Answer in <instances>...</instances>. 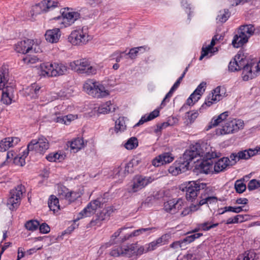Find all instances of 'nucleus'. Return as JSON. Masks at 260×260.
I'll return each mask as SVG.
<instances>
[{
  "label": "nucleus",
  "mask_w": 260,
  "mask_h": 260,
  "mask_svg": "<svg viewBox=\"0 0 260 260\" xmlns=\"http://www.w3.org/2000/svg\"><path fill=\"white\" fill-rule=\"evenodd\" d=\"M199 149V144L192 145L169 167V172L173 176H177L188 170L190 162L200 154Z\"/></svg>",
  "instance_id": "1"
},
{
  "label": "nucleus",
  "mask_w": 260,
  "mask_h": 260,
  "mask_svg": "<svg viewBox=\"0 0 260 260\" xmlns=\"http://www.w3.org/2000/svg\"><path fill=\"white\" fill-rule=\"evenodd\" d=\"M9 78L8 69L5 67H2L0 69V90H3L1 101L7 105L11 104L14 91L13 87L8 85Z\"/></svg>",
  "instance_id": "2"
},
{
  "label": "nucleus",
  "mask_w": 260,
  "mask_h": 260,
  "mask_svg": "<svg viewBox=\"0 0 260 260\" xmlns=\"http://www.w3.org/2000/svg\"><path fill=\"white\" fill-rule=\"evenodd\" d=\"M200 154L196 157H200L202 160L199 166L202 171L205 174H209L212 172L213 161L212 159L219 157L221 153L216 152L214 148H211L210 150L206 149L205 152H203L200 145Z\"/></svg>",
  "instance_id": "3"
},
{
  "label": "nucleus",
  "mask_w": 260,
  "mask_h": 260,
  "mask_svg": "<svg viewBox=\"0 0 260 260\" xmlns=\"http://www.w3.org/2000/svg\"><path fill=\"white\" fill-rule=\"evenodd\" d=\"M206 187V184L198 180L183 183L180 186V189L186 192V198L187 201L193 202L196 200L200 190Z\"/></svg>",
  "instance_id": "4"
},
{
  "label": "nucleus",
  "mask_w": 260,
  "mask_h": 260,
  "mask_svg": "<svg viewBox=\"0 0 260 260\" xmlns=\"http://www.w3.org/2000/svg\"><path fill=\"white\" fill-rule=\"evenodd\" d=\"M255 28L253 25L246 24L241 25L232 41V45L235 48L242 47L248 41L249 39L254 32Z\"/></svg>",
  "instance_id": "5"
},
{
  "label": "nucleus",
  "mask_w": 260,
  "mask_h": 260,
  "mask_svg": "<svg viewBox=\"0 0 260 260\" xmlns=\"http://www.w3.org/2000/svg\"><path fill=\"white\" fill-rule=\"evenodd\" d=\"M84 90L89 95L96 98H102L109 94L104 86L92 79L87 80L83 84Z\"/></svg>",
  "instance_id": "6"
},
{
  "label": "nucleus",
  "mask_w": 260,
  "mask_h": 260,
  "mask_svg": "<svg viewBox=\"0 0 260 260\" xmlns=\"http://www.w3.org/2000/svg\"><path fill=\"white\" fill-rule=\"evenodd\" d=\"M244 121L238 118H228L225 119L222 124L221 128L217 130L216 133L221 135L232 134L243 129Z\"/></svg>",
  "instance_id": "7"
},
{
  "label": "nucleus",
  "mask_w": 260,
  "mask_h": 260,
  "mask_svg": "<svg viewBox=\"0 0 260 260\" xmlns=\"http://www.w3.org/2000/svg\"><path fill=\"white\" fill-rule=\"evenodd\" d=\"M60 16L55 17V20L61 19L60 22L61 28L67 27L71 26L75 22L81 18V14L78 12L73 11V9L66 7L60 9Z\"/></svg>",
  "instance_id": "8"
},
{
  "label": "nucleus",
  "mask_w": 260,
  "mask_h": 260,
  "mask_svg": "<svg viewBox=\"0 0 260 260\" xmlns=\"http://www.w3.org/2000/svg\"><path fill=\"white\" fill-rule=\"evenodd\" d=\"M87 28L84 26L82 28L73 30L68 37V40L74 46H83L86 44L92 39V37L88 34Z\"/></svg>",
  "instance_id": "9"
},
{
  "label": "nucleus",
  "mask_w": 260,
  "mask_h": 260,
  "mask_svg": "<svg viewBox=\"0 0 260 260\" xmlns=\"http://www.w3.org/2000/svg\"><path fill=\"white\" fill-rule=\"evenodd\" d=\"M24 191V186L22 185L17 186L10 191V197L7 203V205L10 210H14L18 207Z\"/></svg>",
  "instance_id": "10"
},
{
  "label": "nucleus",
  "mask_w": 260,
  "mask_h": 260,
  "mask_svg": "<svg viewBox=\"0 0 260 260\" xmlns=\"http://www.w3.org/2000/svg\"><path fill=\"white\" fill-rule=\"evenodd\" d=\"M59 3L53 0H43L32 6L30 12L31 16H37L43 13L51 11L58 7Z\"/></svg>",
  "instance_id": "11"
},
{
  "label": "nucleus",
  "mask_w": 260,
  "mask_h": 260,
  "mask_svg": "<svg viewBox=\"0 0 260 260\" xmlns=\"http://www.w3.org/2000/svg\"><path fill=\"white\" fill-rule=\"evenodd\" d=\"M70 66L72 70L80 74L93 75L96 73V70L90 65L88 61L85 59L77 60L71 62Z\"/></svg>",
  "instance_id": "12"
},
{
  "label": "nucleus",
  "mask_w": 260,
  "mask_h": 260,
  "mask_svg": "<svg viewBox=\"0 0 260 260\" xmlns=\"http://www.w3.org/2000/svg\"><path fill=\"white\" fill-rule=\"evenodd\" d=\"M49 147L48 140L43 136L38 139L32 140L27 145L28 151L35 150L36 152L43 154Z\"/></svg>",
  "instance_id": "13"
},
{
  "label": "nucleus",
  "mask_w": 260,
  "mask_h": 260,
  "mask_svg": "<svg viewBox=\"0 0 260 260\" xmlns=\"http://www.w3.org/2000/svg\"><path fill=\"white\" fill-rule=\"evenodd\" d=\"M155 179L153 176H136L133 179V183L129 192H136L152 183Z\"/></svg>",
  "instance_id": "14"
},
{
  "label": "nucleus",
  "mask_w": 260,
  "mask_h": 260,
  "mask_svg": "<svg viewBox=\"0 0 260 260\" xmlns=\"http://www.w3.org/2000/svg\"><path fill=\"white\" fill-rule=\"evenodd\" d=\"M220 86H217L211 93H210L205 100L204 103L199 109L200 113L203 112V110L211 106L213 102L219 101L222 99L223 93H220Z\"/></svg>",
  "instance_id": "15"
},
{
  "label": "nucleus",
  "mask_w": 260,
  "mask_h": 260,
  "mask_svg": "<svg viewBox=\"0 0 260 260\" xmlns=\"http://www.w3.org/2000/svg\"><path fill=\"white\" fill-rule=\"evenodd\" d=\"M212 189L210 187L205 188L204 193H202L200 197V200L198 203L199 208L202 205L205 204H216L217 202V198L212 196Z\"/></svg>",
  "instance_id": "16"
},
{
  "label": "nucleus",
  "mask_w": 260,
  "mask_h": 260,
  "mask_svg": "<svg viewBox=\"0 0 260 260\" xmlns=\"http://www.w3.org/2000/svg\"><path fill=\"white\" fill-rule=\"evenodd\" d=\"M20 140L18 137H7L2 139L0 141V151L5 152L9 148L16 146Z\"/></svg>",
  "instance_id": "17"
},
{
  "label": "nucleus",
  "mask_w": 260,
  "mask_h": 260,
  "mask_svg": "<svg viewBox=\"0 0 260 260\" xmlns=\"http://www.w3.org/2000/svg\"><path fill=\"white\" fill-rule=\"evenodd\" d=\"M59 194L64 198L69 203H71L81 196V193L79 192L70 191L66 187H62L58 191Z\"/></svg>",
  "instance_id": "18"
},
{
  "label": "nucleus",
  "mask_w": 260,
  "mask_h": 260,
  "mask_svg": "<svg viewBox=\"0 0 260 260\" xmlns=\"http://www.w3.org/2000/svg\"><path fill=\"white\" fill-rule=\"evenodd\" d=\"M32 45V41L30 39L19 41L15 45V50L18 53L26 54L31 50Z\"/></svg>",
  "instance_id": "19"
},
{
  "label": "nucleus",
  "mask_w": 260,
  "mask_h": 260,
  "mask_svg": "<svg viewBox=\"0 0 260 260\" xmlns=\"http://www.w3.org/2000/svg\"><path fill=\"white\" fill-rule=\"evenodd\" d=\"M61 35L60 28H54L47 30L45 34V37L47 42L53 44L59 41Z\"/></svg>",
  "instance_id": "20"
},
{
  "label": "nucleus",
  "mask_w": 260,
  "mask_h": 260,
  "mask_svg": "<svg viewBox=\"0 0 260 260\" xmlns=\"http://www.w3.org/2000/svg\"><path fill=\"white\" fill-rule=\"evenodd\" d=\"M247 61L246 59L243 58L239 54H237L234 58L230 62L229 64V70L231 72H235L242 70V63Z\"/></svg>",
  "instance_id": "21"
},
{
  "label": "nucleus",
  "mask_w": 260,
  "mask_h": 260,
  "mask_svg": "<svg viewBox=\"0 0 260 260\" xmlns=\"http://www.w3.org/2000/svg\"><path fill=\"white\" fill-rule=\"evenodd\" d=\"M134 167L133 164H131V161H129L127 164H126L125 166L124 171L123 172H121V168L120 167H118L115 168L113 170V178H118L119 180L123 179V178L125 176L126 174L132 172L133 168Z\"/></svg>",
  "instance_id": "22"
},
{
  "label": "nucleus",
  "mask_w": 260,
  "mask_h": 260,
  "mask_svg": "<svg viewBox=\"0 0 260 260\" xmlns=\"http://www.w3.org/2000/svg\"><path fill=\"white\" fill-rule=\"evenodd\" d=\"M244 62L242 66V77L244 81H248L252 79L254 77L255 73L252 72V68L254 66L253 63H248Z\"/></svg>",
  "instance_id": "23"
},
{
  "label": "nucleus",
  "mask_w": 260,
  "mask_h": 260,
  "mask_svg": "<svg viewBox=\"0 0 260 260\" xmlns=\"http://www.w3.org/2000/svg\"><path fill=\"white\" fill-rule=\"evenodd\" d=\"M116 116L113 118L115 121V131L116 133L122 132L126 128V118L119 115H115Z\"/></svg>",
  "instance_id": "24"
},
{
  "label": "nucleus",
  "mask_w": 260,
  "mask_h": 260,
  "mask_svg": "<svg viewBox=\"0 0 260 260\" xmlns=\"http://www.w3.org/2000/svg\"><path fill=\"white\" fill-rule=\"evenodd\" d=\"M156 230L157 229L155 227L141 228L135 230L134 231L132 232L129 235H127V236H125L124 238V240L128 239L130 237H137L142 235H145V236H147L149 235L151 233L155 232Z\"/></svg>",
  "instance_id": "25"
},
{
  "label": "nucleus",
  "mask_w": 260,
  "mask_h": 260,
  "mask_svg": "<svg viewBox=\"0 0 260 260\" xmlns=\"http://www.w3.org/2000/svg\"><path fill=\"white\" fill-rule=\"evenodd\" d=\"M85 145L86 143L84 142L83 139L80 137L75 138L70 142V149L74 153L78 152L84 148Z\"/></svg>",
  "instance_id": "26"
},
{
  "label": "nucleus",
  "mask_w": 260,
  "mask_h": 260,
  "mask_svg": "<svg viewBox=\"0 0 260 260\" xmlns=\"http://www.w3.org/2000/svg\"><path fill=\"white\" fill-rule=\"evenodd\" d=\"M51 77H56L63 75L68 70V67L61 63H54L52 64Z\"/></svg>",
  "instance_id": "27"
},
{
  "label": "nucleus",
  "mask_w": 260,
  "mask_h": 260,
  "mask_svg": "<svg viewBox=\"0 0 260 260\" xmlns=\"http://www.w3.org/2000/svg\"><path fill=\"white\" fill-rule=\"evenodd\" d=\"M230 159L229 157H223L214 163V171L218 173L224 171L229 165Z\"/></svg>",
  "instance_id": "28"
},
{
  "label": "nucleus",
  "mask_w": 260,
  "mask_h": 260,
  "mask_svg": "<svg viewBox=\"0 0 260 260\" xmlns=\"http://www.w3.org/2000/svg\"><path fill=\"white\" fill-rule=\"evenodd\" d=\"M228 116V115H218L217 116H214L206 126V131H209L212 128L217 126L221 122H222V124L224 123V121Z\"/></svg>",
  "instance_id": "29"
},
{
  "label": "nucleus",
  "mask_w": 260,
  "mask_h": 260,
  "mask_svg": "<svg viewBox=\"0 0 260 260\" xmlns=\"http://www.w3.org/2000/svg\"><path fill=\"white\" fill-rule=\"evenodd\" d=\"M115 110V106L111 101H108L99 106L97 111L98 114H108L109 112H114Z\"/></svg>",
  "instance_id": "30"
},
{
  "label": "nucleus",
  "mask_w": 260,
  "mask_h": 260,
  "mask_svg": "<svg viewBox=\"0 0 260 260\" xmlns=\"http://www.w3.org/2000/svg\"><path fill=\"white\" fill-rule=\"evenodd\" d=\"M78 118L77 115H61V116L57 117L56 122L66 125L70 124L72 121Z\"/></svg>",
  "instance_id": "31"
},
{
  "label": "nucleus",
  "mask_w": 260,
  "mask_h": 260,
  "mask_svg": "<svg viewBox=\"0 0 260 260\" xmlns=\"http://www.w3.org/2000/svg\"><path fill=\"white\" fill-rule=\"evenodd\" d=\"M40 74L41 76L51 77L52 69L53 68L52 64L49 62L43 63L40 66Z\"/></svg>",
  "instance_id": "32"
},
{
  "label": "nucleus",
  "mask_w": 260,
  "mask_h": 260,
  "mask_svg": "<svg viewBox=\"0 0 260 260\" xmlns=\"http://www.w3.org/2000/svg\"><path fill=\"white\" fill-rule=\"evenodd\" d=\"M218 224V223L214 221L213 219H210L200 223V227L202 231L206 232L216 228Z\"/></svg>",
  "instance_id": "33"
},
{
  "label": "nucleus",
  "mask_w": 260,
  "mask_h": 260,
  "mask_svg": "<svg viewBox=\"0 0 260 260\" xmlns=\"http://www.w3.org/2000/svg\"><path fill=\"white\" fill-rule=\"evenodd\" d=\"M258 153V150L255 148L254 149H249L244 151H239L238 152L239 158L240 159H247L250 157L256 155Z\"/></svg>",
  "instance_id": "34"
},
{
  "label": "nucleus",
  "mask_w": 260,
  "mask_h": 260,
  "mask_svg": "<svg viewBox=\"0 0 260 260\" xmlns=\"http://www.w3.org/2000/svg\"><path fill=\"white\" fill-rule=\"evenodd\" d=\"M136 247L133 245L124 246L122 247L121 256L128 257H132L135 255Z\"/></svg>",
  "instance_id": "35"
},
{
  "label": "nucleus",
  "mask_w": 260,
  "mask_h": 260,
  "mask_svg": "<svg viewBox=\"0 0 260 260\" xmlns=\"http://www.w3.org/2000/svg\"><path fill=\"white\" fill-rule=\"evenodd\" d=\"M48 204L51 210L55 211L59 209V200L55 196L51 195L50 197Z\"/></svg>",
  "instance_id": "36"
},
{
  "label": "nucleus",
  "mask_w": 260,
  "mask_h": 260,
  "mask_svg": "<svg viewBox=\"0 0 260 260\" xmlns=\"http://www.w3.org/2000/svg\"><path fill=\"white\" fill-rule=\"evenodd\" d=\"M172 95L173 93L171 92L170 91H169L166 95L165 98L162 101L159 107L157 108L153 111L150 112L149 114H159L160 112V110L166 106L167 102H169L170 98L172 96Z\"/></svg>",
  "instance_id": "37"
},
{
  "label": "nucleus",
  "mask_w": 260,
  "mask_h": 260,
  "mask_svg": "<svg viewBox=\"0 0 260 260\" xmlns=\"http://www.w3.org/2000/svg\"><path fill=\"white\" fill-rule=\"evenodd\" d=\"M138 146V141L136 137H131L125 143L124 146L127 150H132Z\"/></svg>",
  "instance_id": "38"
},
{
  "label": "nucleus",
  "mask_w": 260,
  "mask_h": 260,
  "mask_svg": "<svg viewBox=\"0 0 260 260\" xmlns=\"http://www.w3.org/2000/svg\"><path fill=\"white\" fill-rule=\"evenodd\" d=\"M175 199L169 200L164 203V209L166 211L172 214L175 213Z\"/></svg>",
  "instance_id": "39"
},
{
  "label": "nucleus",
  "mask_w": 260,
  "mask_h": 260,
  "mask_svg": "<svg viewBox=\"0 0 260 260\" xmlns=\"http://www.w3.org/2000/svg\"><path fill=\"white\" fill-rule=\"evenodd\" d=\"M46 158L50 162L60 161L63 159V155L58 152L50 153L46 156Z\"/></svg>",
  "instance_id": "40"
},
{
  "label": "nucleus",
  "mask_w": 260,
  "mask_h": 260,
  "mask_svg": "<svg viewBox=\"0 0 260 260\" xmlns=\"http://www.w3.org/2000/svg\"><path fill=\"white\" fill-rule=\"evenodd\" d=\"M28 150L24 151L21 156H15L14 158V162L17 165L23 166L25 164V158L28 154Z\"/></svg>",
  "instance_id": "41"
},
{
  "label": "nucleus",
  "mask_w": 260,
  "mask_h": 260,
  "mask_svg": "<svg viewBox=\"0 0 260 260\" xmlns=\"http://www.w3.org/2000/svg\"><path fill=\"white\" fill-rule=\"evenodd\" d=\"M183 211L181 212V215L183 216H186L188 215L191 212H194L199 210L200 208L199 207V205L197 204H191L189 207H184Z\"/></svg>",
  "instance_id": "42"
},
{
  "label": "nucleus",
  "mask_w": 260,
  "mask_h": 260,
  "mask_svg": "<svg viewBox=\"0 0 260 260\" xmlns=\"http://www.w3.org/2000/svg\"><path fill=\"white\" fill-rule=\"evenodd\" d=\"M206 83L205 82H202L201 83L197 88L195 89V90L190 95L189 100H191V98H192L194 95L197 94L199 96H201L203 94V92L205 91L206 87Z\"/></svg>",
  "instance_id": "43"
},
{
  "label": "nucleus",
  "mask_w": 260,
  "mask_h": 260,
  "mask_svg": "<svg viewBox=\"0 0 260 260\" xmlns=\"http://www.w3.org/2000/svg\"><path fill=\"white\" fill-rule=\"evenodd\" d=\"M113 212V209L111 207H108L103 209L101 212L98 213L96 216L100 217L103 221L110 216V214Z\"/></svg>",
  "instance_id": "44"
},
{
  "label": "nucleus",
  "mask_w": 260,
  "mask_h": 260,
  "mask_svg": "<svg viewBox=\"0 0 260 260\" xmlns=\"http://www.w3.org/2000/svg\"><path fill=\"white\" fill-rule=\"evenodd\" d=\"M220 14L217 16V19L222 23L226 22L231 16V13L229 9H224L222 13L221 11H220Z\"/></svg>",
  "instance_id": "45"
},
{
  "label": "nucleus",
  "mask_w": 260,
  "mask_h": 260,
  "mask_svg": "<svg viewBox=\"0 0 260 260\" xmlns=\"http://www.w3.org/2000/svg\"><path fill=\"white\" fill-rule=\"evenodd\" d=\"M200 98H201V96L196 94L192 98H191V100H189V99H190V96H189L186 101V104L184 105L181 107L180 111L181 112H183V110L184 109L187 108L188 106H190L191 105H193L196 102L198 101V100L200 99Z\"/></svg>",
  "instance_id": "46"
},
{
  "label": "nucleus",
  "mask_w": 260,
  "mask_h": 260,
  "mask_svg": "<svg viewBox=\"0 0 260 260\" xmlns=\"http://www.w3.org/2000/svg\"><path fill=\"white\" fill-rule=\"evenodd\" d=\"M170 239V235L168 234L162 235L160 237L155 240L158 247L167 244Z\"/></svg>",
  "instance_id": "47"
},
{
  "label": "nucleus",
  "mask_w": 260,
  "mask_h": 260,
  "mask_svg": "<svg viewBox=\"0 0 260 260\" xmlns=\"http://www.w3.org/2000/svg\"><path fill=\"white\" fill-rule=\"evenodd\" d=\"M89 206L87 205L78 214L75 221H78L80 219L91 216V212L89 211Z\"/></svg>",
  "instance_id": "48"
},
{
  "label": "nucleus",
  "mask_w": 260,
  "mask_h": 260,
  "mask_svg": "<svg viewBox=\"0 0 260 260\" xmlns=\"http://www.w3.org/2000/svg\"><path fill=\"white\" fill-rule=\"evenodd\" d=\"M39 225V223L38 221L35 220H31L27 222L25 224L26 229L29 231H34L36 230Z\"/></svg>",
  "instance_id": "49"
},
{
  "label": "nucleus",
  "mask_w": 260,
  "mask_h": 260,
  "mask_svg": "<svg viewBox=\"0 0 260 260\" xmlns=\"http://www.w3.org/2000/svg\"><path fill=\"white\" fill-rule=\"evenodd\" d=\"M159 115H148L147 116L146 115L143 116L140 120L135 125V126H138L141 124H143L144 122L150 121L156 117H157Z\"/></svg>",
  "instance_id": "50"
},
{
  "label": "nucleus",
  "mask_w": 260,
  "mask_h": 260,
  "mask_svg": "<svg viewBox=\"0 0 260 260\" xmlns=\"http://www.w3.org/2000/svg\"><path fill=\"white\" fill-rule=\"evenodd\" d=\"M175 213L185 207L186 204V201L181 198L175 199Z\"/></svg>",
  "instance_id": "51"
},
{
  "label": "nucleus",
  "mask_w": 260,
  "mask_h": 260,
  "mask_svg": "<svg viewBox=\"0 0 260 260\" xmlns=\"http://www.w3.org/2000/svg\"><path fill=\"white\" fill-rule=\"evenodd\" d=\"M235 188L237 192L242 193L245 190L246 187L242 180H238L235 182Z\"/></svg>",
  "instance_id": "52"
},
{
  "label": "nucleus",
  "mask_w": 260,
  "mask_h": 260,
  "mask_svg": "<svg viewBox=\"0 0 260 260\" xmlns=\"http://www.w3.org/2000/svg\"><path fill=\"white\" fill-rule=\"evenodd\" d=\"M223 211H222L220 214H223L226 212H232L234 213H238L243 211V209L242 207H232V206H226L223 208Z\"/></svg>",
  "instance_id": "53"
},
{
  "label": "nucleus",
  "mask_w": 260,
  "mask_h": 260,
  "mask_svg": "<svg viewBox=\"0 0 260 260\" xmlns=\"http://www.w3.org/2000/svg\"><path fill=\"white\" fill-rule=\"evenodd\" d=\"M164 164L170 163L174 160V156L169 152H165L159 155Z\"/></svg>",
  "instance_id": "54"
},
{
  "label": "nucleus",
  "mask_w": 260,
  "mask_h": 260,
  "mask_svg": "<svg viewBox=\"0 0 260 260\" xmlns=\"http://www.w3.org/2000/svg\"><path fill=\"white\" fill-rule=\"evenodd\" d=\"M88 206L91 208L92 211H93L94 212L96 211V210L101 207L102 205L100 199H96L91 201L90 203L88 204Z\"/></svg>",
  "instance_id": "55"
},
{
  "label": "nucleus",
  "mask_w": 260,
  "mask_h": 260,
  "mask_svg": "<svg viewBox=\"0 0 260 260\" xmlns=\"http://www.w3.org/2000/svg\"><path fill=\"white\" fill-rule=\"evenodd\" d=\"M259 187H260V180L252 179L249 182L247 187L249 190H253Z\"/></svg>",
  "instance_id": "56"
},
{
  "label": "nucleus",
  "mask_w": 260,
  "mask_h": 260,
  "mask_svg": "<svg viewBox=\"0 0 260 260\" xmlns=\"http://www.w3.org/2000/svg\"><path fill=\"white\" fill-rule=\"evenodd\" d=\"M23 61L26 64H34L39 61V58L35 56L27 55L23 58Z\"/></svg>",
  "instance_id": "57"
},
{
  "label": "nucleus",
  "mask_w": 260,
  "mask_h": 260,
  "mask_svg": "<svg viewBox=\"0 0 260 260\" xmlns=\"http://www.w3.org/2000/svg\"><path fill=\"white\" fill-rule=\"evenodd\" d=\"M255 255L253 252L246 251L241 258H238L237 260H254Z\"/></svg>",
  "instance_id": "58"
},
{
  "label": "nucleus",
  "mask_w": 260,
  "mask_h": 260,
  "mask_svg": "<svg viewBox=\"0 0 260 260\" xmlns=\"http://www.w3.org/2000/svg\"><path fill=\"white\" fill-rule=\"evenodd\" d=\"M141 49H144L143 46L133 48L130 49L128 54L131 59L135 58L137 56L139 51Z\"/></svg>",
  "instance_id": "59"
},
{
  "label": "nucleus",
  "mask_w": 260,
  "mask_h": 260,
  "mask_svg": "<svg viewBox=\"0 0 260 260\" xmlns=\"http://www.w3.org/2000/svg\"><path fill=\"white\" fill-rule=\"evenodd\" d=\"M32 88H34V94L32 95V97L35 99L38 98L41 92V87L36 83L32 84Z\"/></svg>",
  "instance_id": "60"
},
{
  "label": "nucleus",
  "mask_w": 260,
  "mask_h": 260,
  "mask_svg": "<svg viewBox=\"0 0 260 260\" xmlns=\"http://www.w3.org/2000/svg\"><path fill=\"white\" fill-rule=\"evenodd\" d=\"M229 158L230 159L229 165H234L236 162L240 159L238 156V152L237 153H232Z\"/></svg>",
  "instance_id": "61"
},
{
  "label": "nucleus",
  "mask_w": 260,
  "mask_h": 260,
  "mask_svg": "<svg viewBox=\"0 0 260 260\" xmlns=\"http://www.w3.org/2000/svg\"><path fill=\"white\" fill-rule=\"evenodd\" d=\"M122 247H115L110 252L111 256L117 257L121 255Z\"/></svg>",
  "instance_id": "62"
},
{
  "label": "nucleus",
  "mask_w": 260,
  "mask_h": 260,
  "mask_svg": "<svg viewBox=\"0 0 260 260\" xmlns=\"http://www.w3.org/2000/svg\"><path fill=\"white\" fill-rule=\"evenodd\" d=\"M39 230L41 233L47 234L50 232V229L47 223H43L40 225Z\"/></svg>",
  "instance_id": "63"
},
{
  "label": "nucleus",
  "mask_w": 260,
  "mask_h": 260,
  "mask_svg": "<svg viewBox=\"0 0 260 260\" xmlns=\"http://www.w3.org/2000/svg\"><path fill=\"white\" fill-rule=\"evenodd\" d=\"M148 251V250H147V247L146 244L144 246H140L138 248L136 247L135 255H141L144 253H146Z\"/></svg>",
  "instance_id": "64"
}]
</instances>
